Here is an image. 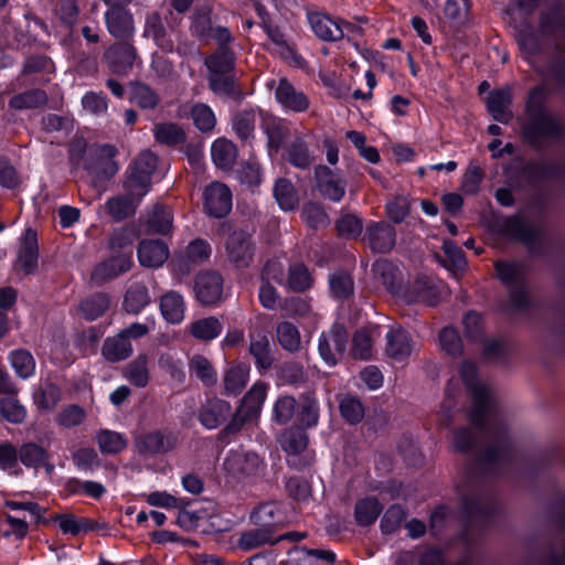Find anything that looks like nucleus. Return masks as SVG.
<instances>
[{
	"instance_id": "1",
	"label": "nucleus",
	"mask_w": 565,
	"mask_h": 565,
	"mask_svg": "<svg viewBox=\"0 0 565 565\" xmlns=\"http://www.w3.org/2000/svg\"><path fill=\"white\" fill-rule=\"evenodd\" d=\"M459 374L472 397L473 406L470 415L471 420L476 426H480L484 419H489L490 417L492 393L484 383L479 381L476 365L471 362H462L459 366Z\"/></svg>"
},
{
	"instance_id": "2",
	"label": "nucleus",
	"mask_w": 565,
	"mask_h": 565,
	"mask_svg": "<svg viewBox=\"0 0 565 565\" xmlns=\"http://www.w3.org/2000/svg\"><path fill=\"white\" fill-rule=\"evenodd\" d=\"M269 385L263 382H255L244 395L232 420L226 426L227 433L238 431L244 424L256 420L267 398Z\"/></svg>"
},
{
	"instance_id": "3",
	"label": "nucleus",
	"mask_w": 565,
	"mask_h": 565,
	"mask_svg": "<svg viewBox=\"0 0 565 565\" xmlns=\"http://www.w3.org/2000/svg\"><path fill=\"white\" fill-rule=\"evenodd\" d=\"M157 157L149 150L142 151L135 160L129 177L124 183L125 191L142 199L150 189L151 174L157 167Z\"/></svg>"
},
{
	"instance_id": "4",
	"label": "nucleus",
	"mask_w": 565,
	"mask_h": 565,
	"mask_svg": "<svg viewBox=\"0 0 565 565\" xmlns=\"http://www.w3.org/2000/svg\"><path fill=\"white\" fill-rule=\"evenodd\" d=\"M223 468L234 479L244 480L263 475L265 463L257 454L236 449L227 454Z\"/></svg>"
},
{
	"instance_id": "5",
	"label": "nucleus",
	"mask_w": 565,
	"mask_h": 565,
	"mask_svg": "<svg viewBox=\"0 0 565 565\" xmlns=\"http://www.w3.org/2000/svg\"><path fill=\"white\" fill-rule=\"evenodd\" d=\"M153 136L157 142L168 147H181L192 166L200 168L202 151L199 146L186 145V135L181 126L174 122H163L154 126Z\"/></svg>"
},
{
	"instance_id": "6",
	"label": "nucleus",
	"mask_w": 565,
	"mask_h": 565,
	"mask_svg": "<svg viewBox=\"0 0 565 565\" xmlns=\"http://www.w3.org/2000/svg\"><path fill=\"white\" fill-rule=\"evenodd\" d=\"M348 344V332L343 326L334 324L319 338V354L329 366H334L343 356Z\"/></svg>"
},
{
	"instance_id": "7",
	"label": "nucleus",
	"mask_w": 565,
	"mask_h": 565,
	"mask_svg": "<svg viewBox=\"0 0 565 565\" xmlns=\"http://www.w3.org/2000/svg\"><path fill=\"white\" fill-rule=\"evenodd\" d=\"M544 97V89L535 87L529 96L527 110L532 117V122L525 128V135L533 138L537 135H548L554 131L555 124L552 116L543 111L540 105Z\"/></svg>"
},
{
	"instance_id": "8",
	"label": "nucleus",
	"mask_w": 565,
	"mask_h": 565,
	"mask_svg": "<svg viewBox=\"0 0 565 565\" xmlns=\"http://www.w3.org/2000/svg\"><path fill=\"white\" fill-rule=\"evenodd\" d=\"M204 209L213 217L226 216L232 210V193L221 183L213 182L204 191Z\"/></svg>"
},
{
	"instance_id": "9",
	"label": "nucleus",
	"mask_w": 565,
	"mask_h": 565,
	"mask_svg": "<svg viewBox=\"0 0 565 565\" xmlns=\"http://www.w3.org/2000/svg\"><path fill=\"white\" fill-rule=\"evenodd\" d=\"M252 521L260 527L274 530L290 521V516L282 503L266 502L260 504L250 515Z\"/></svg>"
},
{
	"instance_id": "10",
	"label": "nucleus",
	"mask_w": 565,
	"mask_h": 565,
	"mask_svg": "<svg viewBox=\"0 0 565 565\" xmlns=\"http://www.w3.org/2000/svg\"><path fill=\"white\" fill-rule=\"evenodd\" d=\"M195 296L203 305H215L223 296V278L215 271L198 275L195 279Z\"/></svg>"
},
{
	"instance_id": "11",
	"label": "nucleus",
	"mask_w": 565,
	"mask_h": 565,
	"mask_svg": "<svg viewBox=\"0 0 565 565\" xmlns=\"http://www.w3.org/2000/svg\"><path fill=\"white\" fill-rule=\"evenodd\" d=\"M308 22L312 32L322 41L334 42L344 36V29L349 23H340L321 12L308 13Z\"/></svg>"
},
{
	"instance_id": "12",
	"label": "nucleus",
	"mask_w": 565,
	"mask_h": 565,
	"mask_svg": "<svg viewBox=\"0 0 565 565\" xmlns=\"http://www.w3.org/2000/svg\"><path fill=\"white\" fill-rule=\"evenodd\" d=\"M276 102L286 111L302 113L306 111L310 102L308 97L295 88L286 78H280L275 89Z\"/></svg>"
},
{
	"instance_id": "13",
	"label": "nucleus",
	"mask_w": 565,
	"mask_h": 565,
	"mask_svg": "<svg viewBox=\"0 0 565 565\" xmlns=\"http://www.w3.org/2000/svg\"><path fill=\"white\" fill-rule=\"evenodd\" d=\"M385 352L394 362H404L413 351V342L406 330L398 326H392L385 334Z\"/></svg>"
},
{
	"instance_id": "14",
	"label": "nucleus",
	"mask_w": 565,
	"mask_h": 565,
	"mask_svg": "<svg viewBox=\"0 0 565 565\" xmlns=\"http://www.w3.org/2000/svg\"><path fill=\"white\" fill-rule=\"evenodd\" d=\"M317 186L320 193L334 202H339L345 193V180L326 166L316 168Z\"/></svg>"
},
{
	"instance_id": "15",
	"label": "nucleus",
	"mask_w": 565,
	"mask_h": 565,
	"mask_svg": "<svg viewBox=\"0 0 565 565\" xmlns=\"http://www.w3.org/2000/svg\"><path fill=\"white\" fill-rule=\"evenodd\" d=\"M175 438L170 433L153 430L136 436L135 446L140 454H158L171 450Z\"/></svg>"
},
{
	"instance_id": "16",
	"label": "nucleus",
	"mask_w": 565,
	"mask_h": 565,
	"mask_svg": "<svg viewBox=\"0 0 565 565\" xmlns=\"http://www.w3.org/2000/svg\"><path fill=\"white\" fill-rule=\"evenodd\" d=\"M226 252L236 267H247L253 259L250 237L246 232H234L226 242Z\"/></svg>"
},
{
	"instance_id": "17",
	"label": "nucleus",
	"mask_w": 565,
	"mask_h": 565,
	"mask_svg": "<svg viewBox=\"0 0 565 565\" xmlns=\"http://www.w3.org/2000/svg\"><path fill=\"white\" fill-rule=\"evenodd\" d=\"M138 260L148 268L161 267L169 258V247L161 239H143L137 249Z\"/></svg>"
},
{
	"instance_id": "18",
	"label": "nucleus",
	"mask_w": 565,
	"mask_h": 565,
	"mask_svg": "<svg viewBox=\"0 0 565 565\" xmlns=\"http://www.w3.org/2000/svg\"><path fill=\"white\" fill-rule=\"evenodd\" d=\"M90 151L95 158V161L86 167L90 173L108 179L117 172L118 167L114 161L117 151L114 146L100 145L94 147Z\"/></svg>"
},
{
	"instance_id": "19",
	"label": "nucleus",
	"mask_w": 565,
	"mask_h": 565,
	"mask_svg": "<svg viewBox=\"0 0 565 565\" xmlns=\"http://www.w3.org/2000/svg\"><path fill=\"white\" fill-rule=\"evenodd\" d=\"M380 335L381 330L376 324H369L356 330L352 339V356L360 360L371 359L374 352V341Z\"/></svg>"
},
{
	"instance_id": "20",
	"label": "nucleus",
	"mask_w": 565,
	"mask_h": 565,
	"mask_svg": "<svg viewBox=\"0 0 565 565\" xmlns=\"http://www.w3.org/2000/svg\"><path fill=\"white\" fill-rule=\"evenodd\" d=\"M106 24L111 35L117 39H126L134 34V21L131 14L121 7H111L105 14Z\"/></svg>"
},
{
	"instance_id": "21",
	"label": "nucleus",
	"mask_w": 565,
	"mask_h": 565,
	"mask_svg": "<svg viewBox=\"0 0 565 565\" xmlns=\"http://www.w3.org/2000/svg\"><path fill=\"white\" fill-rule=\"evenodd\" d=\"M384 284L392 289L393 292L401 296L406 302H417L423 301L428 305H434L436 302L435 294L433 291V286L430 279L427 277H419L415 280L414 285L411 288H407L405 291L395 290L392 282H390L385 277H383Z\"/></svg>"
},
{
	"instance_id": "22",
	"label": "nucleus",
	"mask_w": 565,
	"mask_h": 565,
	"mask_svg": "<svg viewBox=\"0 0 565 565\" xmlns=\"http://www.w3.org/2000/svg\"><path fill=\"white\" fill-rule=\"evenodd\" d=\"M263 22L264 30L270 41L268 45L269 50L278 54L284 60L292 62L295 66H302L303 58L300 55H298L295 52L294 47L285 40V36L280 32V30L277 26L266 24L265 20H263Z\"/></svg>"
},
{
	"instance_id": "23",
	"label": "nucleus",
	"mask_w": 565,
	"mask_h": 565,
	"mask_svg": "<svg viewBox=\"0 0 565 565\" xmlns=\"http://www.w3.org/2000/svg\"><path fill=\"white\" fill-rule=\"evenodd\" d=\"M38 236L36 232L26 228L21 239V245L18 254V265L25 273L31 274L38 267Z\"/></svg>"
},
{
	"instance_id": "24",
	"label": "nucleus",
	"mask_w": 565,
	"mask_h": 565,
	"mask_svg": "<svg viewBox=\"0 0 565 565\" xmlns=\"http://www.w3.org/2000/svg\"><path fill=\"white\" fill-rule=\"evenodd\" d=\"M159 308L162 318L170 324H180L184 320L186 305L183 296L174 290L162 295Z\"/></svg>"
},
{
	"instance_id": "25",
	"label": "nucleus",
	"mask_w": 565,
	"mask_h": 565,
	"mask_svg": "<svg viewBox=\"0 0 565 565\" xmlns=\"http://www.w3.org/2000/svg\"><path fill=\"white\" fill-rule=\"evenodd\" d=\"M250 367L244 363L231 364L223 374V391L226 395H238L249 380Z\"/></svg>"
},
{
	"instance_id": "26",
	"label": "nucleus",
	"mask_w": 565,
	"mask_h": 565,
	"mask_svg": "<svg viewBox=\"0 0 565 565\" xmlns=\"http://www.w3.org/2000/svg\"><path fill=\"white\" fill-rule=\"evenodd\" d=\"M190 115L193 125L202 132H210L216 125L214 111L206 104L198 103L193 105H184L180 108L179 116Z\"/></svg>"
},
{
	"instance_id": "27",
	"label": "nucleus",
	"mask_w": 565,
	"mask_h": 565,
	"mask_svg": "<svg viewBox=\"0 0 565 565\" xmlns=\"http://www.w3.org/2000/svg\"><path fill=\"white\" fill-rule=\"evenodd\" d=\"M367 236L371 248L379 253L390 252L395 244V230L386 223L372 224Z\"/></svg>"
},
{
	"instance_id": "28",
	"label": "nucleus",
	"mask_w": 565,
	"mask_h": 565,
	"mask_svg": "<svg viewBox=\"0 0 565 565\" xmlns=\"http://www.w3.org/2000/svg\"><path fill=\"white\" fill-rule=\"evenodd\" d=\"M186 329L193 338L200 341H212L221 334L223 323L215 317H205L190 322Z\"/></svg>"
},
{
	"instance_id": "29",
	"label": "nucleus",
	"mask_w": 565,
	"mask_h": 565,
	"mask_svg": "<svg viewBox=\"0 0 565 565\" xmlns=\"http://www.w3.org/2000/svg\"><path fill=\"white\" fill-rule=\"evenodd\" d=\"M132 264L129 255H119L99 264L93 271L92 278L95 281L106 280L116 277L130 269Z\"/></svg>"
},
{
	"instance_id": "30",
	"label": "nucleus",
	"mask_w": 565,
	"mask_h": 565,
	"mask_svg": "<svg viewBox=\"0 0 565 565\" xmlns=\"http://www.w3.org/2000/svg\"><path fill=\"white\" fill-rule=\"evenodd\" d=\"M503 230L508 236L526 244L532 243L539 234L536 225L519 215L507 218L503 223Z\"/></svg>"
},
{
	"instance_id": "31",
	"label": "nucleus",
	"mask_w": 565,
	"mask_h": 565,
	"mask_svg": "<svg viewBox=\"0 0 565 565\" xmlns=\"http://www.w3.org/2000/svg\"><path fill=\"white\" fill-rule=\"evenodd\" d=\"M211 157L217 168L230 170L237 158L236 146L226 138H217L211 146Z\"/></svg>"
},
{
	"instance_id": "32",
	"label": "nucleus",
	"mask_w": 565,
	"mask_h": 565,
	"mask_svg": "<svg viewBox=\"0 0 565 565\" xmlns=\"http://www.w3.org/2000/svg\"><path fill=\"white\" fill-rule=\"evenodd\" d=\"M131 343L118 332L115 337L105 340L102 354L109 362H119L128 359L132 354Z\"/></svg>"
},
{
	"instance_id": "33",
	"label": "nucleus",
	"mask_w": 565,
	"mask_h": 565,
	"mask_svg": "<svg viewBox=\"0 0 565 565\" xmlns=\"http://www.w3.org/2000/svg\"><path fill=\"white\" fill-rule=\"evenodd\" d=\"M511 93L509 88H500L492 92L488 97V109L493 119L508 122L512 117L510 110Z\"/></svg>"
},
{
	"instance_id": "34",
	"label": "nucleus",
	"mask_w": 565,
	"mask_h": 565,
	"mask_svg": "<svg viewBox=\"0 0 565 565\" xmlns=\"http://www.w3.org/2000/svg\"><path fill=\"white\" fill-rule=\"evenodd\" d=\"M122 375L137 387L147 386L150 380L149 358L146 354H139L125 366Z\"/></svg>"
},
{
	"instance_id": "35",
	"label": "nucleus",
	"mask_w": 565,
	"mask_h": 565,
	"mask_svg": "<svg viewBox=\"0 0 565 565\" xmlns=\"http://www.w3.org/2000/svg\"><path fill=\"white\" fill-rule=\"evenodd\" d=\"M114 72L126 73L132 66L136 58V51L129 44H120L109 49L106 53Z\"/></svg>"
},
{
	"instance_id": "36",
	"label": "nucleus",
	"mask_w": 565,
	"mask_h": 565,
	"mask_svg": "<svg viewBox=\"0 0 565 565\" xmlns=\"http://www.w3.org/2000/svg\"><path fill=\"white\" fill-rule=\"evenodd\" d=\"M150 303V295L143 285H132L126 292L122 308L127 313L138 315Z\"/></svg>"
},
{
	"instance_id": "37",
	"label": "nucleus",
	"mask_w": 565,
	"mask_h": 565,
	"mask_svg": "<svg viewBox=\"0 0 565 565\" xmlns=\"http://www.w3.org/2000/svg\"><path fill=\"white\" fill-rule=\"evenodd\" d=\"M61 401V390L50 383L43 382L33 392V402L41 411L53 409Z\"/></svg>"
},
{
	"instance_id": "38",
	"label": "nucleus",
	"mask_w": 565,
	"mask_h": 565,
	"mask_svg": "<svg viewBox=\"0 0 565 565\" xmlns=\"http://www.w3.org/2000/svg\"><path fill=\"white\" fill-rule=\"evenodd\" d=\"M484 435L490 444L486 454L488 460H495L507 452L509 440L504 429L491 424L484 429Z\"/></svg>"
},
{
	"instance_id": "39",
	"label": "nucleus",
	"mask_w": 565,
	"mask_h": 565,
	"mask_svg": "<svg viewBox=\"0 0 565 565\" xmlns=\"http://www.w3.org/2000/svg\"><path fill=\"white\" fill-rule=\"evenodd\" d=\"M249 353L258 369H268L273 363L269 340L263 333L250 334Z\"/></svg>"
},
{
	"instance_id": "40",
	"label": "nucleus",
	"mask_w": 565,
	"mask_h": 565,
	"mask_svg": "<svg viewBox=\"0 0 565 565\" xmlns=\"http://www.w3.org/2000/svg\"><path fill=\"white\" fill-rule=\"evenodd\" d=\"M263 129L268 138V146L271 149H279L289 132L288 125L273 116L263 117Z\"/></svg>"
},
{
	"instance_id": "41",
	"label": "nucleus",
	"mask_w": 565,
	"mask_h": 565,
	"mask_svg": "<svg viewBox=\"0 0 565 565\" xmlns=\"http://www.w3.org/2000/svg\"><path fill=\"white\" fill-rule=\"evenodd\" d=\"M230 408V404L224 401L210 403L200 413V422L207 429H214L225 420Z\"/></svg>"
},
{
	"instance_id": "42",
	"label": "nucleus",
	"mask_w": 565,
	"mask_h": 565,
	"mask_svg": "<svg viewBox=\"0 0 565 565\" xmlns=\"http://www.w3.org/2000/svg\"><path fill=\"white\" fill-rule=\"evenodd\" d=\"M126 192V195L113 198L106 202V209L108 213L116 220H124L135 212L137 203L141 199H137L136 195Z\"/></svg>"
},
{
	"instance_id": "43",
	"label": "nucleus",
	"mask_w": 565,
	"mask_h": 565,
	"mask_svg": "<svg viewBox=\"0 0 565 565\" xmlns=\"http://www.w3.org/2000/svg\"><path fill=\"white\" fill-rule=\"evenodd\" d=\"M276 542L277 539L273 535L271 530L258 526L257 529L244 532L237 545L244 551H250L264 544H274Z\"/></svg>"
},
{
	"instance_id": "44",
	"label": "nucleus",
	"mask_w": 565,
	"mask_h": 565,
	"mask_svg": "<svg viewBox=\"0 0 565 565\" xmlns=\"http://www.w3.org/2000/svg\"><path fill=\"white\" fill-rule=\"evenodd\" d=\"M143 36L152 39L154 43L167 51L172 50V43L166 40V30L158 13L147 15Z\"/></svg>"
},
{
	"instance_id": "45",
	"label": "nucleus",
	"mask_w": 565,
	"mask_h": 565,
	"mask_svg": "<svg viewBox=\"0 0 565 565\" xmlns=\"http://www.w3.org/2000/svg\"><path fill=\"white\" fill-rule=\"evenodd\" d=\"M18 458L26 468L38 470L49 458V452L35 443L23 444L18 450Z\"/></svg>"
},
{
	"instance_id": "46",
	"label": "nucleus",
	"mask_w": 565,
	"mask_h": 565,
	"mask_svg": "<svg viewBox=\"0 0 565 565\" xmlns=\"http://www.w3.org/2000/svg\"><path fill=\"white\" fill-rule=\"evenodd\" d=\"M109 307V298L105 294H97L86 298L79 303V313L88 321L98 319Z\"/></svg>"
},
{
	"instance_id": "47",
	"label": "nucleus",
	"mask_w": 565,
	"mask_h": 565,
	"mask_svg": "<svg viewBox=\"0 0 565 565\" xmlns=\"http://www.w3.org/2000/svg\"><path fill=\"white\" fill-rule=\"evenodd\" d=\"M274 196L284 211H291L298 205V195L292 183L287 179H279L274 186Z\"/></svg>"
},
{
	"instance_id": "48",
	"label": "nucleus",
	"mask_w": 565,
	"mask_h": 565,
	"mask_svg": "<svg viewBox=\"0 0 565 565\" xmlns=\"http://www.w3.org/2000/svg\"><path fill=\"white\" fill-rule=\"evenodd\" d=\"M210 244L206 241L196 238L186 246L181 256V262L184 266L190 267L203 263L210 257Z\"/></svg>"
},
{
	"instance_id": "49",
	"label": "nucleus",
	"mask_w": 565,
	"mask_h": 565,
	"mask_svg": "<svg viewBox=\"0 0 565 565\" xmlns=\"http://www.w3.org/2000/svg\"><path fill=\"white\" fill-rule=\"evenodd\" d=\"M102 452L116 455L121 452L127 446V439L117 431L103 429L96 436Z\"/></svg>"
},
{
	"instance_id": "50",
	"label": "nucleus",
	"mask_w": 565,
	"mask_h": 565,
	"mask_svg": "<svg viewBox=\"0 0 565 565\" xmlns=\"http://www.w3.org/2000/svg\"><path fill=\"white\" fill-rule=\"evenodd\" d=\"M281 448L289 456L301 454L308 446V437L302 429H288L279 439Z\"/></svg>"
},
{
	"instance_id": "51",
	"label": "nucleus",
	"mask_w": 565,
	"mask_h": 565,
	"mask_svg": "<svg viewBox=\"0 0 565 565\" xmlns=\"http://www.w3.org/2000/svg\"><path fill=\"white\" fill-rule=\"evenodd\" d=\"M277 340L279 344L289 352H297L301 348V338L298 328L290 322L284 321L277 326Z\"/></svg>"
},
{
	"instance_id": "52",
	"label": "nucleus",
	"mask_w": 565,
	"mask_h": 565,
	"mask_svg": "<svg viewBox=\"0 0 565 565\" xmlns=\"http://www.w3.org/2000/svg\"><path fill=\"white\" fill-rule=\"evenodd\" d=\"M0 414L12 424H21L26 417V409L14 395H9L0 398Z\"/></svg>"
},
{
	"instance_id": "53",
	"label": "nucleus",
	"mask_w": 565,
	"mask_h": 565,
	"mask_svg": "<svg viewBox=\"0 0 565 565\" xmlns=\"http://www.w3.org/2000/svg\"><path fill=\"white\" fill-rule=\"evenodd\" d=\"M382 512V507L374 498L360 500L355 504V520L360 525H370Z\"/></svg>"
},
{
	"instance_id": "54",
	"label": "nucleus",
	"mask_w": 565,
	"mask_h": 565,
	"mask_svg": "<svg viewBox=\"0 0 565 565\" xmlns=\"http://www.w3.org/2000/svg\"><path fill=\"white\" fill-rule=\"evenodd\" d=\"M173 223L172 213L169 209L156 205L148 218V225L152 232L166 235L171 232Z\"/></svg>"
},
{
	"instance_id": "55",
	"label": "nucleus",
	"mask_w": 565,
	"mask_h": 565,
	"mask_svg": "<svg viewBox=\"0 0 565 565\" xmlns=\"http://www.w3.org/2000/svg\"><path fill=\"white\" fill-rule=\"evenodd\" d=\"M210 74H228L234 67V54L227 49L221 47L218 52L206 60Z\"/></svg>"
},
{
	"instance_id": "56",
	"label": "nucleus",
	"mask_w": 565,
	"mask_h": 565,
	"mask_svg": "<svg viewBox=\"0 0 565 565\" xmlns=\"http://www.w3.org/2000/svg\"><path fill=\"white\" fill-rule=\"evenodd\" d=\"M287 156L289 162L300 169L308 168L313 161V156L309 151L306 142L300 138H297L290 143Z\"/></svg>"
},
{
	"instance_id": "57",
	"label": "nucleus",
	"mask_w": 565,
	"mask_h": 565,
	"mask_svg": "<svg viewBox=\"0 0 565 565\" xmlns=\"http://www.w3.org/2000/svg\"><path fill=\"white\" fill-rule=\"evenodd\" d=\"M10 362L18 376L28 379L34 374L35 362L30 352L15 350L10 354Z\"/></svg>"
},
{
	"instance_id": "58",
	"label": "nucleus",
	"mask_w": 565,
	"mask_h": 565,
	"mask_svg": "<svg viewBox=\"0 0 565 565\" xmlns=\"http://www.w3.org/2000/svg\"><path fill=\"white\" fill-rule=\"evenodd\" d=\"M46 102V95L43 90L31 89L25 93L13 96L9 106L13 109L22 110L39 107Z\"/></svg>"
},
{
	"instance_id": "59",
	"label": "nucleus",
	"mask_w": 565,
	"mask_h": 565,
	"mask_svg": "<svg viewBox=\"0 0 565 565\" xmlns=\"http://www.w3.org/2000/svg\"><path fill=\"white\" fill-rule=\"evenodd\" d=\"M303 221L311 228H324L329 225L330 220L324 210L316 203H307L301 212Z\"/></svg>"
},
{
	"instance_id": "60",
	"label": "nucleus",
	"mask_w": 565,
	"mask_h": 565,
	"mask_svg": "<svg viewBox=\"0 0 565 565\" xmlns=\"http://www.w3.org/2000/svg\"><path fill=\"white\" fill-rule=\"evenodd\" d=\"M255 120L256 115L253 111H242L237 114L232 120V126L235 134L241 139H249L254 134Z\"/></svg>"
},
{
	"instance_id": "61",
	"label": "nucleus",
	"mask_w": 565,
	"mask_h": 565,
	"mask_svg": "<svg viewBox=\"0 0 565 565\" xmlns=\"http://www.w3.org/2000/svg\"><path fill=\"white\" fill-rule=\"evenodd\" d=\"M0 469L13 476L22 473L18 462V450L11 444L0 446Z\"/></svg>"
},
{
	"instance_id": "62",
	"label": "nucleus",
	"mask_w": 565,
	"mask_h": 565,
	"mask_svg": "<svg viewBox=\"0 0 565 565\" xmlns=\"http://www.w3.org/2000/svg\"><path fill=\"white\" fill-rule=\"evenodd\" d=\"M295 408L296 399L294 397L288 395L279 397L273 408L274 420L281 425L288 423L295 414Z\"/></svg>"
},
{
	"instance_id": "63",
	"label": "nucleus",
	"mask_w": 565,
	"mask_h": 565,
	"mask_svg": "<svg viewBox=\"0 0 565 565\" xmlns=\"http://www.w3.org/2000/svg\"><path fill=\"white\" fill-rule=\"evenodd\" d=\"M439 343L440 348L449 355H458L462 351L461 339L451 327H446L440 331Z\"/></svg>"
},
{
	"instance_id": "64",
	"label": "nucleus",
	"mask_w": 565,
	"mask_h": 565,
	"mask_svg": "<svg viewBox=\"0 0 565 565\" xmlns=\"http://www.w3.org/2000/svg\"><path fill=\"white\" fill-rule=\"evenodd\" d=\"M191 369L205 385H213L216 383V372L210 361L204 356H194L191 361Z\"/></svg>"
}]
</instances>
